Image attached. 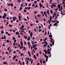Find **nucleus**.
Returning a JSON list of instances; mask_svg holds the SVG:
<instances>
[{
    "instance_id": "6e6d98bb",
    "label": "nucleus",
    "mask_w": 65,
    "mask_h": 65,
    "mask_svg": "<svg viewBox=\"0 0 65 65\" xmlns=\"http://www.w3.org/2000/svg\"><path fill=\"white\" fill-rule=\"evenodd\" d=\"M34 5H35V4H33L32 5V7H34Z\"/></svg>"
},
{
    "instance_id": "052dcab7",
    "label": "nucleus",
    "mask_w": 65,
    "mask_h": 65,
    "mask_svg": "<svg viewBox=\"0 0 65 65\" xmlns=\"http://www.w3.org/2000/svg\"><path fill=\"white\" fill-rule=\"evenodd\" d=\"M29 62V61H27V62H26V64L27 65H28V63Z\"/></svg>"
},
{
    "instance_id": "423d86ee",
    "label": "nucleus",
    "mask_w": 65,
    "mask_h": 65,
    "mask_svg": "<svg viewBox=\"0 0 65 65\" xmlns=\"http://www.w3.org/2000/svg\"><path fill=\"white\" fill-rule=\"evenodd\" d=\"M60 6H61V5H60V4L58 5L57 6V7H58L59 9H60Z\"/></svg>"
},
{
    "instance_id": "c756f323",
    "label": "nucleus",
    "mask_w": 65,
    "mask_h": 65,
    "mask_svg": "<svg viewBox=\"0 0 65 65\" xmlns=\"http://www.w3.org/2000/svg\"><path fill=\"white\" fill-rule=\"evenodd\" d=\"M19 33V32H16V35H18V34Z\"/></svg>"
},
{
    "instance_id": "72a5a7b5",
    "label": "nucleus",
    "mask_w": 65,
    "mask_h": 65,
    "mask_svg": "<svg viewBox=\"0 0 65 65\" xmlns=\"http://www.w3.org/2000/svg\"><path fill=\"white\" fill-rule=\"evenodd\" d=\"M37 13V11H35L34 12V13Z\"/></svg>"
},
{
    "instance_id": "4468645a",
    "label": "nucleus",
    "mask_w": 65,
    "mask_h": 65,
    "mask_svg": "<svg viewBox=\"0 0 65 65\" xmlns=\"http://www.w3.org/2000/svg\"><path fill=\"white\" fill-rule=\"evenodd\" d=\"M52 4L53 6H54V7H56V5H54V3H52Z\"/></svg>"
},
{
    "instance_id": "20e7f679",
    "label": "nucleus",
    "mask_w": 65,
    "mask_h": 65,
    "mask_svg": "<svg viewBox=\"0 0 65 65\" xmlns=\"http://www.w3.org/2000/svg\"><path fill=\"white\" fill-rule=\"evenodd\" d=\"M39 5L40 6V8H41V7H42V5L40 3H39Z\"/></svg>"
},
{
    "instance_id": "9b49d317",
    "label": "nucleus",
    "mask_w": 65,
    "mask_h": 65,
    "mask_svg": "<svg viewBox=\"0 0 65 65\" xmlns=\"http://www.w3.org/2000/svg\"><path fill=\"white\" fill-rule=\"evenodd\" d=\"M44 43H45V44H47V42L45 41H44Z\"/></svg>"
},
{
    "instance_id": "5fc2aeb1",
    "label": "nucleus",
    "mask_w": 65,
    "mask_h": 65,
    "mask_svg": "<svg viewBox=\"0 0 65 65\" xmlns=\"http://www.w3.org/2000/svg\"><path fill=\"white\" fill-rule=\"evenodd\" d=\"M43 21H44V22H45V21H46V20L45 19H43Z\"/></svg>"
},
{
    "instance_id": "09e8293b",
    "label": "nucleus",
    "mask_w": 65,
    "mask_h": 65,
    "mask_svg": "<svg viewBox=\"0 0 65 65\" xmlns=\"http://www.w3.org/2000/svg\"><path fill=\"white\" fill-rule=\"evenodd\" d=\"M34 3H35V4H36V3H37V1H34Z\"/></svg>"
},
{
    "instance_id": "f03ea898",
    "label": "nucleus",
    "mask_w": 65,
    "mask_h": 65,
    "mask_svg": "<svg viewBox=\"0 0 65 65\" xmlns=\"http://www.w3.org/2000/svg\"><path fill=\"white\" fill-rule=\"evenodd\" d=\"M55 42L54 41H53L52 42V44H51L50 43L49 44L51 46H52L53 45H54V43Z\"/></svg>"
},
{
    "instance_id": "0e129e2a",
    "label": "nucleus",
    "mask_w": 65,
    "mask_h": 65,
    "mask_svg": "<svg viewBox=\"0 0 65 65\" xmlns=\"http://www.w3.org/2000/svg\"><path fill=\"white\" fill-rule=\"evenodd\" d=\"M45 35H46V31H45Z\"/></svg>"
},
{
    "instance_id": "de8ad7c7",
    "label": "nucleus",
    "mask_w": 65,
    "mask_h": 65,
    "mask_svg": "<svg viewBox=\"0 0 65 65\" xmlns=\"http://www.w3.org/2000/svg\"><path fill=\"white\" fill-rule=\"evenodd\" d=\"M39 29H41V26H39Z\"/></svg>"
},
{
    "instance_id": "bf43d9fd",
    "label": "nucleus",
    "mask_w": 65,
    "mask_h": 65,
    "mask_svg": "<svg viewBox=\"0 0 65 65\" xmlns=\"http://www.w3.org/2000/svg\"><path fill=\"white\" fill-rule=\"evenodd\" d=\"M13 32H15V30H13Z\"/></svg>"
},
{
    "instance_id": "ea45409f",
    "label": "nucleus",
    "mask_w": 65,
    "mask_h": 65,
    "mask_svg": "<svg viewBox=\"0 0 65 65\" xmlns=\"http://www.w3.org/2000/svg\"><path fill=\"white\" fill-rule=\"evenodd\" d=\"M9 26L10 27H12V25H11V24H9Z\"/></svg>"
},
{
    "instance_id": "2f4dec72",
    "label": "nucleus",
    "mask_w": 65,
    "mask_h": 65,
    "mask_svg": "<svg viewBox=\"0 0 65 65\" xmlns=\"http://www.w3.org/2000/svg\"><path fill=\"white\" fill-rule=\"evenodd\" d=\"M21 27H22V28H24V26L22 25Z\"/></svg>"
},
{
    "instance_id": "6ab92c4d",
    "label": "nucleus",
    "mask_w": 65,
    "mask_h": 65,
    "mask_svg": "<svg viewBox=\"0 0 65 65\" xmlns=\"http://www.w3.org/2000/svg\"><path fill=\"white\" fill-rule=\"evenodd\" d=\"M32 47L33 48H34V43H32Z\"/></svg>"
},
{
    "instance_id": "0eeeda50",
    "label": "nucleus",
    "mask_w": 65,
    "mask_h": 65,
    "mask_svg": "<svg viewBox=\"0 0 65 65\" xmlns=\"http://www.w3.org/2000/svg\"><path fill=\"white\" fill-rule=\"evenodd\" d=\"M46 45H47V44H44L43 45V47H45V46H46Z\"/></svg>"
},
{
    "instance_id": "58836bf2",
    "label": "nucleus",
    "mask_w": 65,
    "mask_h": 65,
    "mask_svg": "<svg viewBox=\"0 0 65 65\" xmlns=\"http://www.w3.org/2000/svg\"><path fill=\"white\" fill-rule=\"evenodd\" d=\"M42 29H40L39 31V32H40V31H42Z\"/></svg>"
},
{
    "instance_id": "4be33fe9",
    "label": "nucleus",
    "mask_w": 65,
    "mask_h": 65,
    "mask_svg": "<svg viewBox=\"0 0 65 65\" xmlns=\"http://www.w3.org/2000/svg\"><path fill=\"white\" fill-rule=\"evenodd\" d=\"M52 35H49V37H52Z\"/></svg>"
},
{
    "instance_id": "69168bd1",
    "label": "nucleus",
    "mask_w": 65,
    "mask_h": 65,
    "mask_svg": "<svg viewBox=\"0 0 65 65\" xmlns=\"http://www.w3.org/2000/svg\"><path fill=\"white\" fill-rule=\"evenodd\" d=\"M14 39H15V37H13V40H14Z\"/></svg>"
},
{
    "instance_id": "a19ab883",
    "label": "nucleus",
    "mask_w": 65,
    "mask_h": 65,
    "mask_svg": "<svg viewBox=\"0 0 65 65\" xmlns=\"http://www.w3.org/2000/svg\"><path fill=\"white\" fill-rule=\"evenodd\" d=\"M35 20H37V18H36V16L35 15Z\"/></svg>"
},
{
    "instance_id": "2eb2a0df",
    "label": "nucleus",
    "mask_w": 65,
    "mask_h": 65,
    "mask_svg": "<svg viewBox=\"0 0 65 65\" xmlns=\"http://www.w3.org/2000/svg\"><path fill=\"white\" fill-rule=\"evenodd\" d=\"M7 64V63H6V62L5 61V62H3V64Z\"/></svg>"
},
{
    "instance_id": "49530a36",
    "label": "nucleus",
    "mask_w": 65,
    "mask_h": 65,
    "mask_svg": "<svg viewBox=\"0 0 65 65\" xmlns=\"http://www.w3.org/2000/svg\"><path fill=\"white\" fill-rule=\"evenodd\" d=\"M43 52H46V50H44Z\"/></svg>"
},
{
    "instance_id": "473e14b6",
    "label": "nucleus",
    "mask_w": 65,
    "mask_h": 65,
    "mask_svg": "<svg viewBox=\"0 0 65 65\" xmlns=\"http://www.w3.org/2000/svg\"><path fill=\"white\" fill-rule=\"evenodd\" d=\"M26 59H27V60H29V58H26Z\"/></svg>"
},
{
    "instance_id": "5701e85b",
    "label": "nucleus",
    "mask_w": 65,
    "mask_h": 65,
    "mask_svg": "<svg viewBox=\"0 0 65 65\" xmlns=\"http://www.w3.org/2000/svg\"><path fill=\"white\" fill-rule=\"evenodd\" d=\"M36 45L37 46V44H34V47H36Z\"/></svg>"
},
{
    "instance_id": "f8f14e48",
    "label": "nucleus",
    "mask_w": 65,
    "mask_h": 65,
    "mask_svg": "<svg viewBox=\"0 0 65 65\" xmlns=\"http://www.w3.org/2000/svg\"><path fill=\"white\" fill-rule=\"evenodd\" d=\"M37 16L38 18H40L41 17V16L39 14H37Z\"/></svg>"
},
{
    "instance_id": "ddd939ff",
    "label": "nucleus",
    "mask_w": 65,
    "mask_h": 65,
    "mask_svg": "<svg viewBox=\"0 0 65 65\" xmlns=\"http://www.w3.org/2000/svg\"><path fill=\"white\" fill-rule=\"evenodd\" d=\"M54 26H56V27H57V23L56 22L55 23V24H54Z\"/></svg>"
},
{
    "instance_id": "b1692460",
    "label": "nucleus",
    "mask_w": 65,
    "mask_h": 65,
    "mask_svg": "<svg viewBox=\"0 0 65 65\" xmlns=\"http://www.w3.org/2000/svg\"><path fill=\"white\" fill-rule=\"evenodd\" d=\"M43 64H45V60H43Z\"/></svg>"
},
{
    "instance_id": "a18cd8bd",
    "label": "nucleus",
    "mask_w": 65,
    "mask_h": 65,
    "mask_svg": "<svg viewBox=\"0 0 65 65\" xmlns=\"http://www.w3.org/2000/svg\"><path fill=\"white\" fill-rule=\"evenodd\" d=\"M34 48V49H35V50H37V48H36V47L35 48L34 47V48Z\"/></svg>"
},
{
    "instance_id": "f704fd0d",
    "label": "nucleus",
    "mask_w": 65,
    "mask_h": 65,
    "mask_svg": "<svg viewBox=\"0 0 65 65\" xmlns=\"http://www.w3.org/2000/svg\"><path fill=\"white\" fill-rule=\"evenodd\" d=\"M47 54H51V52H47Z\"/></svg>"
},
{
    "instance_id": "4c0bfd02",
    "label": "nucleus",
    "mask_w": 65,
    "mask_h": 65,
    "mask_svg": "<svg viewBox=\"0 0 65 65\" xmlns=\"http://www.w3.org/2000/svg\"><path fill=\"white\" fill-rule=\"evenodd\" d=\"M61 10H62V9H63V7H62V6H61Z\"/></svg>"
},
{
    "instance_id": "c85d7f7f",
    "label": "nucleus",
    "mask_w": 65,
    "mask_h": 65,
    "mask_svg": "<svg viewBox=\"0 0 65 65\" xmlns=\"http://www.w3.org/2000/svg\"><path fill=\"white\" fill-rule=\"evenodd\" d=\"M36 22L37 23H39V22L38 21V20H36Z\"/></svg>"
},
{
    "instance_id": "c9c22d12",
    "label": "nucleus",
    "mask_w": 65,
    "mask_h": 65,
    "mask_svg": "<svg viewBox=\"0 0 65 65\" xmlns=\"http://www.w3.org/2000/svg\"><path fill=\"white\" fill-rule=\"evenodd\" d=\"M20 55H21V56L22 57V56H23V53H21Z\"/></svg>"
},
{
    "instance_id": "13d9d810",
    "label": "nucleus",
    "mask_w": 65,
    "mask_h": 65,
    "mask_svg": "<svg viewBox=\"0 0 65 65\" xmlns=\"http://www.w3.org/2000/svg\"><path fill=\"white\" fill-rule=\"evenodd\" d=\"M22 9V7H20V10H21V9Z\"/></svg>"
},
{
    "instance_id": "393cba45",
    "label": "nucleus",
    "mask_w": 65,
    "mask_h": 65,
    "mask_svg": "<svg viewBox=\"0 0 65 65\" xmlns=\"http://www.w3.org/2000/svg\"><path fill=\"white\" fill-rule=\"evenodd\" d=\"M37 57H38L39 56V54L38 53H37Z\"/></svg>"
},
{
    "instance_id": "cd10ccee",
    "label": "nucleus",
    "mask_w": 65,
    "mask_h": 65,
    "mask_svg": "<svg viewBox=\"0 0 65 65\" xmlns=\"http://www.w3.org/2000/svg\"><path fill=\"white\" fill-rule=\"evenodd\" d=\"M17 1L19 3H20L21 2V1H19V0H17Z\"/></svg>"
},
{
    "instance_id": "c03bdc74",
    "label": "nucleus",
    "mask_w": 65,
    "mask_h": 65,
    "mask_svg": "<svg viewBox=\"0 0 65 65\" xmlns=\"http://www.w3.org/2000/svg\"><path fill=\"white\" fill-rule=\"evenodd\" d=\"M52 22L53 23H55V21H54L53 20H52Z\"/></svg>"
},
{
    "instance_id": "864d4df0",
    "label": "nucleus",
    "mask_w": 65,
    "mask_h": 65,
    "mask_svg": "<svg viewBox=\"0 0 65 65\" xmlns=\"http://www.w3.org/2000/svg\"><path fill=\"white\" fill-rule=\"evenodd\" d=\"M44 13L45 15L46 14V12L45 11L44 12Z\"/></svg>"
},
{
    "instance_id": "4d7b16f0",
    "label": "nucleus",
    "mask_w": 65,
    "mask_h": 65,
    "mask_svg": "<svg viewBox=\"0 0 65 65\" xmlns=\"http://www.w3.org/2000/svg\"><path fill=\"white\" fill-rule=\"evenodd\" d=\"M25 47H23V51H25Z\"/></svg>"
},
{
    "instance_id": "f3484780",
    "label": "nucleus",
    "mask_w": 65,
    "mask_h": 65,
    "mask_svg": "<svg viewBox=\"0 0 65 65\" xmlns=\"http://www.w3.org/2000/svg\"><path fill=\"white\" fill-rule=\"evenodd\" d=\"M40 63H41V65H42V60H40Z\"/></svg>"
},
{
    "instance_id": "9d476101",
    "label": "nucleus",
    "mask_w": 65,
    "mask_h": 65,
    "mask_svg": "<svg viewBox=\"0 0 65 65\" xmlns=\"http://www.w3.org/2000/svg\"><path fill=\"white\" fill-rule=\"evenodd\" d=\"M30 37H29L28 38L27 40L28 41H30Z\"/></svg>"
},
{
    "instance_id": "7c9ffc66",
    "label": "nucleus",
    "mask_w": 65,
    "mask_h": 65,
    "mask_svg": "<svg viewBox=\"0 0 65 65\" xmlns=\"http://www.w3.org/2000/svg\"><path fill=\"white\" fill-rule=\"evenodd\" d=\"M10 5H11V6L12 7V6H13V4L12 3H11L10 4Z\"/></svg>"
},
{
    "instance_id": "7ed1b4c3",
    "label": "nucleus",
    "mask_w": 65,
    "mask_h": 65,
    "mask_svg": "<svg viewBox=\"0 0 65 65\" xmlns=\"http://www.w3.org/2000/svg\"><path fill=\"white\" fill-rule=\"evenodd\" d=\"M20 42L21 44V47L22 48H24V47H23V42H22V41H20Z\"/></svg>"
},
{
    "instance_id": "37998d69",
    "label": "nucleus",
    "mask_w": 65,
    "mask_h": 65,
    "mask_svg": "<svg viewBox=\"0 0 65 65\" xmlns=\"http://www.w3.org/2000/svg\"><path fill=\"white\" fill-rule=\"evenodd\" d=\"M25 6H27V3H25Z\"/></svg>"
},
{
    "instance_id": "603ef678",
    "label": "nucleus",
    "mask_w": 65,
    "mask_h": 65,
    "mask_svg": "<svg viewBox=\"0 0 65 65\" xmlns=\"http://www.w3.org/2000/svg\"><path fill=\"white\" fill-rule=\"evenodd\" d=\"M33 35V34L32 33V32H31L30 34V35Z\"/></svg>"
},
{
    "instance_id": "dca6fc26",
    "label": "nucleus",
    "mask_w": 65,
    "mask_h": 65,
    "mask_svg": "<svg viewBox=\"0 0 65 65\" xmlns=\"http://www.w3.org/2000/svg\"><path fill=\"white\" fill-rule=\"evenodd\" d=\"M46 40H47V38H46L44 39L43 40V41H46Z\"/></svg>"
},
{
    "instance_id": "680f3d73",
    "label": "nucleus",
    "mask_w": 65,
    "mask_h": 65,
    "mask_svg": "<svg viewBox=\"0 0 65 65\" xmlns=\"http://www.w3.org/2000/svg\"><path fill=\"white\" fill-rule=\"evenodd\" d=\"M19 19H21V17H20V16H19Z\"/></svg>"
},
{
    "instance_id": "e433bc0d",
    "label": "nucleus",
    "mask_w": 65,
    "mask_h": 65,
    "mask_svg": "<svg viewBox=\"0 0 65 65\" xmlns=\"http://www.w3.org/2000/svg\"><path fill=\"white\" fill-rule=\"evenodd\" d=\"M51 56H52V54H50L49 56V58H51Z\"/></svg>"
},
{
    "instance_id": "bb28decb",
    "label": "nucleus",
    "mask_w": 65,
    "mask_h": 65,
    "mask_svg": "<svg viewBox=\"0 0 65 65\" xmlns=\"http://www.w3.org/2000/svg\"><path fill=\"white\" fill-rule=\"evenodd\" d=\"M1 34H3L4 33V31H2L1 32Z\"/></svg>"
},
{
    "instance_id": "39448f33",
    "label": "nucleus",
    "mask_w": 65,
    "mask_h": 65,
    "mask_svg": "<svg viewBox=\"0 0 65 65\" xmlns=\"http://www.w3.org/2000/svg\"><path fill=\"white\" fill-rule=\"evenodd\" d=\"M44 56V57H46V59H47V58H48V56H46V54H45Z\"/></svg>"
},
{
    "instance_id": "774afa93",
    "label": "nucleus",
    "mask_w": 65,
    "mask_h": 65,
    "mask_svg": "<svg viewBox=\"0 0 65 65\" xmlns=\"http://www.w3.org/2000/svg\"><path fill=\"white\" fill-rule=\"evenodd\" d=\"M62 3H63V4H65V2H62Z\"/></svg>"
},
{
    "instance_id": "412c9836",
    "label": "nucleus",
    "mask_w": 65,
    "mask_h": 65,
    "mask_svg": "<svg viewBox=\"0 0 65 65\" xmlns=\"http://www.w3.org/2000/svg\"><path fill=\"white\" fill-rule=\"evenodd\" d=\"M54 16H56V13L55 12H54V14L53 15Z\"/></svg>"
},
{
    "instance_id": "8fccbe9b",
    "label": "nucleus",
    "mask_w": 65,
    "mask_h": 65,
    "mask_svg": "<svg viewBox=\"0 0 65 65\" xmlns=\"http://www.w3.org/2000/svg\"><path fill=\"white\" fill-rule=\"evenodd\" d=\"M6 42H7V43H8L9 42V40H7Z\"/></svg>"
},
{
    "instance_id": "aec40b11",
    "label": "nucleus",
    "mask_w": 65,
    "mask_h": 65,
    "mask_svg": "<svg viewBox=\"0 0 65 65\" xmlns=\"http://www.w3.org/2000/svg\"><path fill=\"white\" fill-rule=\"evenodd\" d=\"M50 52V49L49 48H48V50H47V52Z\"/></svg>"
},
{
    "instance_id": "79ce46f5",
    "label": "nucleus",
    "mask_w": 65,
    "mask_h": 65,
    "mask_svg": "<svg viewBox=\"0 0 65 65\" xmlns=\"http://www.w3.org/2000/svg\"><path fill=\"white\" fill-rule=\"evenodd\" d=\"M13 45L14 46L15 45V43H13Z\"/></svg>"
},
{
    "instance_id": "3c124183",
    "label": "nucleus",
    "mask_w": 65,
    "mask_h": 65,
    "mask_svg": "<svg viewBox=\"0 0 65 65\" xmlns=\"http://www.w3.org/2000/svg\"><path fill=\"white\" fill-rule=\"evenodd\" d=\"M16 57H17V56L16 55L15 56H14V58H16Z\"/></svg>"
},
{
    "instance_id": "338daca9",
    "label": "nucleus",
    "mask_w": 65,
    "mask_h": 65,
    "mask_svg": "<svg viewBox=\"0 0 65 65\" xmlns=\"http://www.w3.org/2000/svg\"><path fill=\"white\" fill-rule=\"evenodd\" d=\"M39 53L40 54H41V53H42L40 51H39Z\"/></svg>"
},
{
    "instance_id": "6e6552de",
    "label": "nucleus",
    "mask_w": 65,
    "mask_h": 65,
    "mask_svg": "<svg viewBox=\"0 0 65 65\" xmlns=\"http://www.w3.org/2000/svg\"><path fill=\"white\" fill-rule=\"evenodd\" d=\"M33 56H34V58L35 59V60H36V59H37V58H36V56H35V55H33Z\"/></svg>"
},
{
    "instance_id": "f257e3e1",
    "label": "nucleus",
    "mask_w": 65,
    "mask_h": 65,
    "mask_svg": "<svg viewBox=\"0 0 65 65\" xmlns=\"http://www.w3.org/2000/svg\"><path fill=\"white\" fill-rule=\"evenodd\" d=\"M6 13H5L4 14V15L3 16V19H4L6 18Z\"/></svg>"
},
{
    "instance_id": "e2e57ef3",
    "label": "nucleus",
    "mask_w": 65,
    "mask_h": 65,
    "mask_svg": "<svg viewBox=\"0 0 65 65\" xmlns=\"http://www.w3.org/2000/svg\"><path fill=\"white\" fill-rule=\"evenodd\" d=\"M24 12H26L27 11H26V10H24Z\"/></svg>"
},
{
    "instance_id": "1a4fd4ad",
    "label": "nucleus",
    "mask_w": 65,
    "mask_h": 65,
    "mask_svg": "<svg viewBox=\"0 0 65 65\" xmlns=\"http://www.w3.org/2000/svg\"><path fill=\"white\" fill-rule=\"evenodd\" d=\"M23 37H24V38H25V39H27V37L26 36H23Z\"/></svg>"
},
{
    "instance_id": "a211bd4d",
    "label": "nucleus",
    "mask_w": 65,
    "mask_h": 65,
    "mask_svg": "<svg viewBox=\"0 0 65 65\" xmlns=\"http://www.w3.org/2000/svg\"><path fill=\"white\" fill-rule=\"evenodd\" d=\"M28 45L29 46V48H31V45H30V44H28Z\"/></svg>"
},
{
    "instance_id": "a878e982",
    "label": "nucleus",
    "mask_w": 65,
    "mask_h": 65,
    "mask_svg": "<svg viewBox=\"0 0 65 65\" xmlns=\"http://www.w3.org/2000/svg\"><path fill=\"white\" fill-rule=\"evenodd\" d=\"M33 59H32L31 61V64H32L33 63Z\"/></svg>"
}]
</instances>
